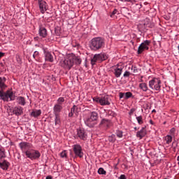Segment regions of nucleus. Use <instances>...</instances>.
Here are the masks:
<instances>
[{
	"label": "nucleus",
	"mask_w": 179,
	"mask_h": 179,
	"mask_svg": "<svg viewBox=\"0 0 179 179\" xmlns=\"http://www.w3.org/2000/svg\"><path fill=\"white\" fill-rule=\"evenodd\" d=\"M13 114L19 117V115H22L23 114V108L22 106H15L13 110Z\"/></svg>",
	"instance_id": "obj_19"
},
{
	"label": "nucleus",
	"mask_w": 179,
	"mask_h": 179,
	"mask_svg": "<svg viewBox=\"0 0 179 179\" xmlns=\"http://www.w3.org/2000/svg\"><path fill=\"white\" fill-rule=\"evenodd\" d=\"M119 97H120V99H125V93H124V92H120L119 93Z\"/></svg>",
	"instance_id": "obj_42"
},
{
	"label": "nucleus",
	"mask_w": 179,
	"mask_h": 179,
	"mask_svg": "<svg viewBox=\"0 0 179 179\" xmlns=\"http://www.w3.org/2000/svg\"><path fill=\"white\" fill-rule=\"evenodd\" d=\"M118 12L117 9H114L113 11L112 12V13L110 14V17H113V16H114V15H117V13Z\"/></svg>",
	"instance_id": "obj_41"
},
{
	"label": "nucleus",
	"mask_w": 179,
	"mask_h": 179,
	"mask_svg": "<svg viewBox=\"0 0 179 179\" xmlns=\"http://www.w3.org/2000/svg\"><path fill=\"white\" fill-rule=\"evenodd\" d=\"M17 103L20 106H26V99L23 96H18L17 98Z\"/></svg>",
	"instance_id": "obj_23"
},
{
	"label": "nucleus",
	"mask_w": 179,
	"mask_h": 179,
	"mask_svg": "<svg viewBox=\"0 0 179 179\" xmlns=\"http://www.w3.org/2000/svg\"><path fill=\"white\" fill-rule=\"evenodd\" d=\"M134 129L136 131V127H135Z\"/></svg>",
	"instance_id": "obj_55"
},
{
	"label": "nucleus",
	"mask_w": 179,
	"mask_h": 179,
	"mask_svg": "<svg viewBox=\"0 0 179 179\" xmlns=\"http://www.w3.org/2000/svg\"><path fill=\"white\" fill-rule=\"evenodd\" d=\"M55 125H60L61 124V118L59 117V115H55Z\"/></svg>",
	"instance_id": "obj_27"
},
{
	"label": "nucleus",
	"mask_w": 179,
	"mask_h": 179,
	"mask_svg": "<svg viewBox=\"0 0 179 179\" xmlns=\"http://www.w3.org/2000/svg\"><path fill=\"white\" fill-rule=\"evenodd\" d=\"M38 51H35L33 55V58L35 61H38Z\"/></svg>",
	"instance_id": "obj_34"
},
{
	"label": "nucleus",
	"mask_w": 179,
	"mask_h": 179,
	"mask_svg": "<svg viewBox=\"0 0 179 179\" xmlns=\"http://www.w3.org/2000/svg\"><path fill=\"white\" fill-rule=\"evenodd\" d=\"M98 173H99V174H103L104 176H106V174H107V172L106 171H104V169H103V168H99L98 170Z\"/></svg>",
	"instance_id": "obj_35"
},
{
	"label": "nucleus",
	"mask_w": 179,
	"mask_h": 179,
	"mask_svg": "<svg viewBox=\"0 0 179 179\" xmlns=\"http://www.w3.org/2000/svg\"><path fill=\"white\" fill-rule=\"evenodd\" d=\"M73 150L76 157H83V151H82V146H80V145L76 144L73 145Z\"/></svg>",
	"instance_id": "obj_10"
},
{
	"label": "nucleus",
	"mask_w": 179,
	"mask_h": 179,
	"mask_svg": "<svg viewBox=\"0 0 179 179\" xmlns=\"http://www.w3.org/2000/svg\"><path fill=\"white\" fill-rule=\"evenodd\" d=\"M99 125L101 128H106V129H107L110 128V127H111V121L110 120L103 119L101 121V123Z\"/></svg>",
	"instance_id": "obj_14"
},
{
	"label": "nucleus",
	"mask_w": 179,
	"mask_h": 179,
	"mask_svg": "<svg viewBox=\"0 0 179 179\" xmlns=\"http://www.w3.org/2000/svg\"><path fill=\"white\" fill-rule=\"evenodd\" d=\"M60 156H61V157H62V158H64V157H66V150H64V151H63V152H62L61 153H60Z\"/></svg>",
	"instance_id": "obj_40"
},
{
	"label": "nucleus",
	"mask_w": 179,
	"mask_h": 179,
	"mask_svg": "<svg viewBox=\"0 0 179 179\" xmlns=\"http://www.w3.org/2000/svg\"><path fill=\"white\" fill-rule=\"evenodd\" d=\"M111 103L108 99V96L106 95L101 97V106H110Z\"/></svg>",
	"instance_id": "obj_17"
},
{
	"label": "nucleus",
	"mask_w": 179,
	"mask_h": 179,
	"mask_svg": "<svg viewBox=\"0 0 179 179\" xmlns=\"http://www.w3.org/2000/svg\"><path fill=\"white\" fill-rule=\"evenodd\" d=\"M6 157V154L5 153V150L0 149V160H2V159H5Z\"/></svg>",
	"instance_id": "obj_30"
},
{
	"label": "nucleus",
	"mask_w": 179,
	"mask_h": 179,
	"mask_svg": "<svg viewBox=\"0 0 179 179\" xmlns=\"http://www.w3.org/2000/svg\"><path fill=\"white\" fill-rule=\"evenodd\" d=\"M45 179H52V177L51 176H48L46 177Z\"/></svg>",
	"instance_id": "obj_49"
},
{
	"label": "nucleus",
	"mask_w": 179,
	"mask_h": 179,
	"mask_svg": "<svg viewBox=\"0 0 179 179\" xmlns=\"http://www.w3.org/2000/svg\"><path fill=\"white\" fill-rule=\"evenodd\" d=\"M73 59L71 58H67L62 63V66L64 69H68L69 71L72 66H73Z\"/></svg>",
	"instance_id": "obj_9"
},
{
	"label": "nucleus",
	"mask_w": 179,
	"mask_h": 179,
	"mask_svg": "<svg viewBox=\"0 0 179 179\" xmlns=\"http://www.w3.org/2000/svg\"><path fill=\"white\" fill-rule=\"evenodd\" d=\"M101 97H97V98H94L93 100L94 101H95L96 103H99V104H101Z\"/></svg>",
	"instance_id": "obj_38"
},
{
	"label": "nucleus",
	"mask_w": 179,
	"mask_h": 179,
	"mask_svg": "<svg viewBox=\"0 0 179 179\" xmlns=\"http://www.w3.org/2000/svg\"><path fill=\"white\" fill-rule=\"evenodd\" d=\"M76 110H78V106H76V105H74L71 109V112L69 113V117H73V113L76 111Z\"/></svg>",
	"instance_id": "obj_28"
},
{
	"label": "nucleus",
	"mask_w": 179,
	"mask_h": 179,
	"mask_svg": "<svg viewBox=\"0 0 179 179\" xmlns=\"http://www.w3.org/2000/svg\"><path fill=\"white\" fill-rule=\"evenodd\" d=\"M131 69L133 70L134 73H138V68L132 67Z\"/></svg>",
	"instance_id": "obj_44"
},
{
	"label": "nucleus",
	"mask_w": 179,
	"mask_h": 179,
	"mask_svg": "<svg viewBox=\"0 0 179 179\" xmlns=\"http://www.w3.org/2000/svg\"><path fill=\"white\" fill-rule=\"evenodd\" d=\"M108 58V56L106 53L96 54L93 58L91 59V64L96 65L97 61H106Z\"/></svg>",
	"instance_id": "obj_6"
},
{
	"label": "nucleus",
	"mask_w": 179,
	"mask_h": 179,
	"mask_svg": "<svg viewBox=\"0 0 179 179\" xmlns=\"http://www.w3.org/2000/svg\"><path fill=\"white\" fill-rule=\"evenodd\" d=\"M119 179H127V176H125V175H121V176L119 177Z\"/></svg>",
	"instance_id": "obj_45"
},
{
	"label": "nucleus",
	"mask_w": 179,
	"mask_h": 179,
	"mask_svg": "<svg viewBox=\"0 0 179 179\" xmlns=\"http://www.w3.org/2000/svg\"><path fill=\"white\" fill-rule=\"evenodd\" d=\"M38 34L41 37H43V38H45L47 37V29L43 26L39 27Z\"/></svg>",
	"instance_id": "obj_18"
},
{
	"label": "nucleus",
	"mask_w": 179,
	"mask_h": 179,
	"mask_svg": "<svg viewBox=\"0 0 179 179\" xmlns=\"http://www.w3.org/2000/svg\"><path fill=\"white\" fill-rule=\"evenodd\" d=\"M174 150H176V147H173Z\"/></svg>",
	"instance_id": "obj_54"
},
{
	"label": "nucleus",
	"mask_w": 179,
	"mask_h": 179,
	"mask_svg": "<svg viewBox=\"0 0 179 179\" xmlns=\"http://www.w3.org/2000/svg\"><path fill=\"white\" fill-rule=\"evenodd\" d=\"M169 132L172 136H174V134H176V129L175 128L171 129Z\"/></svg>",
	"instance_id": "obj_39"
},
{
	"label": "nucleus",
	"mask_w": 179,
	"mask_h": 179,
	"mask_svg": "<svg viewBox=\"0 0 179 179\" xmlns=\"http://www.w3.org/2000/svg\"><path fill=\"white\" fill-rule=\"evenodd\" d=\"M6 82V78L0 77V97L3 101H13L16 98V96L13 94V92L10 90H7L6 92H3L5 89H6L7 86L5 83Z\"/></svg>",
	"instance_id": "obj_1"
},
{
	"label": "nucleus",
	"mask_w": 179,
	"mask_h": 179,
	"mask_svg": "<svg viewBox=\"0 0 179 179\" xmlns=\"http://www.w3.org/2000/svg\"><path fill=\"white\" fill-rule=\"evenodd\" d=\"M135 0H124V2H131L132 3V2H134Z\"/></svg>",
	"instance_id": "obj_46"
},
{
	"label": "nucleus",
	"mask_w": 179,
	"mask_h": 179,
	"mask_svg": "<svg viewBox=\"0 0 179 179\" xmlns=\"http://www.w3.org/2000/svg\"><path fill=\"white\" fill-rule=\"evenodd\" d=\"M150 124H151V125H155V122L152 120H150Z\"/></svg>",
	"instance_id": "obj_48"
},
{
	"label": "nucleus",
	"mask_w": 179,
	"mask_h": 179,
	"mask_svg": "<svg viewBox=\"0 0 179 179\" xmlns=\"http://www.w3.org/2000/svg\"><path fill=\"white\" fill-rule=\"evenodd\" d=\"M120 1H121V2H124V0H120Z\"/></svg>",
	"instance_id": "obj_53"
},
{
	"label": "nucleus",
	"mask_w": 179,
	"mask_h": 179,
	"mask_svg": "<svg viewBox=\"0 0 179 179\" xmlns=\"http://www.w3.org/2000/svg\"><path fill=\"white\" fill-rule=\"evenodd\" d=\"M37 5L39 8V10L42 15H44L48 9V3L44 0H36Z\"/></svg>",
	"instance_id": "obj_7"
},
{
	"label": "nucleus",
	"mask_w": 179,
	"mask_h": 179,
	"mask_svg": "<svg viewBox=\"0 0 179 179\" xmlns=\"http://www.w3.org/2000/svg\"><path fill=\"white\" fill-rule=\"evenodd\" d=\"M9 166H10V164L6 160H3V162H0V167L2 170H8Z\"/></svg>",
	"instance_id": "obj_21"
},
{
	"label": "nucleus",
	"mask_w": 179,
	"mask_h": 179,
	"mask_svg": "<svg viewBox=\"0 0 179 179\" xmlns=\"http://www.w3.org/2000/svg\"><path fill=\"white\" fill-rule=\"evenodd\" d=\"M139 87L143 90V92H150V90L148 87V84L145 83H142L139 84Z\"/></svg>",
	"instance_id": "obj_22"
},
{
	"label": "nucleus",
	"mask_w": 179,
	"mask_h": 179,
	"mask_svg": "<svg viewBox=\"0 0 179 179\" xmlns=\"http://www.w3.org/2000/svg\"><path fill=\"white\" fill-rule=\"evenodd\" d=\"M122 67H114L113 68V73L115 76V78H120L121 76V75L122 74Z\"/></svg>",
	"instance_id": "obj_16"
},
{
	"label": "nucleus",
	"mask_w": 179,
	"mask_h": 179,
	"mask_svg": "<svg viewBox=\"0 0 179 179\" xmlns=\"http://www.w3.org/2000/svg\"><path fill=\"white\" fill-rule=\"evenodd\" d=\"M152 113H156V110L154 109L152 110Z\"/></svg>",
	"instance_id": "obj_52"
},
{
	"label": "nucleus",
	"mask_w": 179,
	"mask_h": 179,
	"mask_svg": "<svg viewBox=\"0 0 179 179\" xmlns=\"http://www.w3.org/2000/svg\"><path fill=\"white\" fill-rule=\"evenodd\" d=\"M3 55H5V53L0 52V59L2 58V57H3Z\"/></svg>",
	"instance_id": "obj_47"
},
{
	"label": "nucleus",
	"mask_w": 179,
	"mask_h": 179,
	"mask_svg": "<svg viewBox=\"0 0 179 179\" xmlns=\"http://www.w3.org/2000/svg\"><path fill=\"white\" fill-rule=\"evenodd\" d=\"M34 40H38V37H35Z\"/></svg>",
	"instance_id": "obj_51"
},
{
	"label": "nucleus",
	"mask_w": 179,
	"mask_h": 179,
	"mask_svg": "<svg viewBox=\"0 0 179 179\" xmlns=\"http://www.w3.org/2000/svg\"><path fill=\"white\" fill-rule=\"evenodd\" d=\"M162 80L159 78H153L148 83V86L152 90H160L162 89Z\"/></svg>",
	"instance_id": "obj_4"
},
{
	"label": "nucleus",
	"mask_w": 179,
	"mask_h": 179,
	"mask_svg": "<svg viewBox=\"0 0 179 179\" xmlns=\"http://www.w3.org/2000/svg\"><path fill=\"white\" fill-rule=\"evenodd\" d=\"M108 141L110 142H111L112 143H114V142H115V141H117V139L115 138V134H112L111 136H110L108 137Z\"/></svg>",
	"instance_id": "obj_33"
},
{
	"label": "nucleus",
	"mask_w": 179,
	"mask_h": 179,
	"mask_svg": "<svg viewBox=\"0 0 179 179\" xmlns=\"http://www.w3.org/2000/svg\"><path fill=\"white\" fill-rule=\"evenodd\" d=\"M97 120H99V113L94 111L90 114V117L85 120V125L90 128H93L94 125L97 124Z\"/></svg>",
	"instance_id": "obj_3"
},
{
	"label": "nucleus",
	"mask_w": 179,
	"mask_h": 179,
	"mask_svg": "<svg viewBox=\"0 0 179 179\" xmlns=\"http://www.w3.org/2000/svg\"><path fill=\"white\" fill-rule=\"evenodd\" d=\"M43 52L45 54V61H49V62H54V57L48 51V50L43 48Z\"/></svg>",
	"instance_id": "obj_13"
},
{
	"label": "nucleus",
	"mask_w": 179,
	"mask_h": 179,
	"mask_svg": "<svg viewBox=\"0 0 179 179\" xmlns=\"http://www.w3.org/2000/svg\"><path fill=\"white\" fill-rule=\"evenodd\" d=\"M106 45V41L101 37L94 38L90 41V48L92 51H97L104 48Z\"/></svg>",
	"instance_id": "obj_2"
},
{
	"label": "nucleus",
	"mask_w": 179,
	"mask_h": 179,
	"mask_svg": "<svg viewBox=\"0 0 179 179\" xmlns=\"http://www.w3.org/2000/svg\"><path fill=\"white\" fill-rule=\"evenodd\" d=\"M131 97H132V93L131 92L124 93V100H128V99H131Z\"/></svg>",
	"instance_id": "obj_32"
},
{
	"label": "nucleus",
	"mask_w": 179,
	"mask_h": 179,
	"mask_svg": "<svg viewBox=\"0 0 179 179\" xmlns=\"http://www.w3.org/2000/svg\"><path fill=\"white\" fill-rule=\"evenodd\" d=\"M164 141L166 145H170L173 142V136L171 135H167L164 137Z\"/></svg>",
	"instance_id": "obj_25"
},
{
	"label": "nucleus",
	"mask_w": 179,
	"mask_h": 179,
	"mask_svg": "<svg viewBox=\"0 0 179 179\" xmlns=\"http://www.w3.org/2000/svg\"><path fill=\"white\" fill-rule=\"evenodd\" d=\"M178 160H179V156L178 157Z\"/></svg>",
	"instance_id": "obj_56"
},
{
	"label": "nucleus",
	"mask_w": 179,
	"mask_h": 179,
	"mask_svg": "<svg viewBox=\"0 0 179 179\" xmlns=\"http://www.w3.org/2000/svg\"><path fill=\"white\" fill-rule=\"evenodd\" d=\"M26 156L31 160H38L41 154L40 153V151L37 150L31 149L29 151L26 152Z\"/></svg>",
	"instance_id": "obj_5"
},
{
	"label": "nucleus",
	"mask_w": 179,
	"mask_h": 179,
	"mask_svg": "<svg viewBox=\"0 0 179 179\" xmlns=\"http://www.w3.org/2000/svg\"><path fill=\"white\" fill-rule=\"evenodd\" d=\"M174 145H176V141H173V142L172 143V147H173V148H174Z\"/></svg>",
	"instance_id": "obj_50"
},
{
	"label": "nucleus",
	"mask_w": 179,
	"mask_h": 179,
	"mask_svg": "<svg viewBox=\"0 0 179 179\" xmlns=\"http://www.w3.org/2000/svg\"><path fill=\"white\" fill-rule=\"evenodd\" d=\"M73 59V64H76V65H80L82 64V59L79 57H72Z\"/></svg>",
	"instance_id": "obj_26"
},
{
	"label": "nucleus",
	"mask_w": 179,
	"mask_h": 179,
	"mask_svg": "<svg viewBox=\"0 0 179 179\" xmlns=\"http://www.w3.org/2000/svg\"><path fill=\"white\" fill-rule=\"evenodd\" d=\"M136 109L135 108H131L129 113V115H132V114H134V113H135Z\"/></svg>",
	"instance_id": "obj_43"
},
{
	"label": "nucleus",
	"mask_w": 179,
	"mask_h": 179,
	"mask_svg": "<svg viewBox=\"0 0 179 179\" xmlns=\"http://www.w3.org/2000/svg\"><path fill=\"white\" fill-rule=\"evenodd\" d=\"M65 101V98L64 97H59L57 100V103L59 106H62V103Z\"/></svg>",
	"instance_id": "obj_29"
},
{
	"label": "nucleus",
	"mask_w": 179,
	"mask_h": 179,
	"mask_svg": "<svg viewBox=\"0 0 179 179\" xmlns=\"http://www.w3.org/2000/svg\"><path fill=\"white\" fill-rule=\"evenodd\" d=\"M176 146H177V143L176 144Z\"/></svg>",
	"instance_id": "obj_57"
},
{
	"label": "nucleus",
	"mask_w": 179,
	"mask_h": 179,
	"mask_svg": "<svg viewBox=\"0 0 179 179\" xmlns=\"http://www.w3.org/2000/svg\"><path fill=\"white\" fill-rule=\"evenodd\" d=\"M77 136L81 141H86L87 139V133L83 129H77Z\"/></svg>",
	"instance_id": "obj_12"
},
{
	"label": "nucleus",
	"mask_w": 179,
	"mask_h": 179,
	"mask_svg": "<svg viewBox=\"0 0 179 179\" xmlns=\"http://www.w3.org/2000/svg\"><path fill=\"white\" fill-rule=\"evenodd\" d=\"M136 120L138 124H139V125H142V124H143V117L141 115V116H137L136 117Z\"/></svg>",
	"instance_id": "obj_31"
},
{
	"label": "nucleus",
	"mask_w": 179,
	"mask_h": 179,
	"mask_svg": "<svg viewBox=\"0 0 179 179\" xmlns=\"http://www.w3.org/2000/svg\"><path fill=\"white\" fill-rule=\"evenodd\" d=\"M40 115H41V110H35L31 113V117H34V118H37Z\"/></svg>",
	"instance_id": "obj_24"
},
{
	"label": "nucleus",
	"mask_w": 179,
	"mask_h": 179,
	"mask_svg": "<svg viewBox=\"0 0 179 179\" xmlns=\"http://www.w3.org/2000/svg\"><path fill=\"white\" fill-rule=\"evenodd\" d=\"M131 76V73L129 71H125L124 73L123 74L124 78H129Z\"/></svg>",
	"instance_id": "obj_37"
},
{
	"label": "nucleus",
	"mask_w": 179,
	"mask_h": 179,
	"mask_svg": "<svg viewBox=\"0 0 179 179\" xmlns=\"http://www.w3.org/2000/svg\"><path fill=\"white\" fill-rule=\"evenodd\" d=\"M62 106L58 105V104H55L53 107V113L55 115H59V113L62 111Z\"/></svg>",
	"instance_id": "obj_20"
},
{
	"label": "nucleus",
	"mask_w": 179,
	"mask_h": 179,
	"mask_svg": "<svg viewBox=\"0 0 179 179\" xmlns=\"http://www.w3.org/2000/svg\"><path fill=\"white\" fill-rule=\"evenodd\" d=\"M115 134L117 136V138H122V136H123L122 131H120V130L117 131Z\"/></svg>",
	"instance_id": "obj_36"
},
{
	"label": "nucleus",
	"mask_w": 179,
	"mask_h": 179,
	"mask_svg": "<svg viewBox=\"0 0 179 179\" xmlns=\"http://www.w3.org/2000/svg\"><path fill=\"white\" fill-rule=\"evenodd\" d=\"M144 136H146V127H142V129L136 133V137L139 138V139H142Z\"/></svg>",
	"instance_id": "obj_15"
},
{
	"label": "nucleus",
	"mask_w": 179,
	"mask_h": 179,
	"mask_svg": "<svg viewBox=\"0 0 179 179\" xmlns=\"http://www.w3.org/2000/svg\"><path fill=\"white\" fill-rule=\"evenodd\" d=\"M19 146L22 152L26 155L27 152L31 150V144L28 142H22L19 144Z\"/></svg>",
	"instance_id": "obj_11"
},
{
	"label": "nucleus",
	"mask_w": 179,
	"mask_h": 179,
	"mask_svg": "<svg viewBox=\"0 0 179 179\" xmlns=\"http://www.w3.org/2000/svg\"><path fill=\"white\" fill-rule=\"evenodd\" d=\"M149 45H150V41L146 40L144 42H143L138 47L137 53L142 54L145 50H149Z\"/></svg>",
	"instance_id": "obj_8"
}]
</instances>
